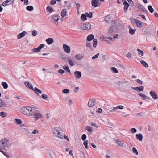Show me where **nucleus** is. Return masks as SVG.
I'll use <instances>...</instances> for the list:
<instances>
[{
  "instance_id": "12",
  "label": "nucleus",
  "mask_w": 158,
  "mask_h": 158,
  "mask_svg": "<svg viewBox=\"0 0 158 158\" xmlns=\"http://www.w3.org/2000/svg\"><path fill=\"white\" fill-rule=\"evenodd\" d=\"M95 100L93 99H90L88 102V105L89 107H92L94 106L95 104Z\"/></svg>"
},
{
  "instance_id": "7",
  "label": "nucleus",
  "mask_w": 158,
  "mask_h": 158,
  "mask_svg": "<svg viewBox=\"0 0 158 158\" xmlns=\"http://www.w3.org/2000/svg\"><path fill=\"white\" fill-rule=\"evenodd\" d=\"M91 5L94 7L99 6L101 4L100 2H99V0H92Z\"/></svg>"
},
{
  "instance_id": "21",
  "label": "nucleus",
  "mask_w": 158,
  "mask_h": 158,
  "mask_svg": "<svg viewBox=\"0 0 158 158\" xmlns=\"http://www.w3.org/2000/svg\"><path fill=\"white\" fill-rule=\"evenodd\" d=\"M128 28L129 29V32L130 34L134 35L136 31V29H132L130 26L128 27Z\"/></svg>"
},
{
  "instance_id": "29",
  "label": "nucleus",
  "mask_w": 158,
  "mask_h": 158,
  "mask_svg": "<svg viewBox=\"0 0 158 158\" xmlns=\"http://www.w3.org/2000/svg\"><path fill=\"white\" fill-rule=\"evenodd\" d=\"M2 85L5 89H7L8 87V85L6 82H2Z\"/></svg>"
},
{
  "instance_id": "11",
  "label": "nucleus",
  "mask_w": 158,
  "mask_h": 158,
  "mask_svg": "<svg viewBox=\"0 0 158 158\" xmlns=\"http://www.w3.org/2000/svg\"><path fill=\"white\" fill-rule=\"evenodd\" d=\"M74 75L76 79H79L81 77L82 74L80 71H76L74 73Z\"/></svg>"
},
{
  "instance_id": "34",
  "label": "nucleus",
  "mask_w": 158,
  "mask_h": 158,
  "mask_svg": "<svg viewBox=\"0 0 158 158\" xmlns=\"http://www.w3.org/2000/svg\"><path fill=\"white\" fill-rule=\"evenodd\" d=\"M26 9L28 11H31L33 10V7L31 6H28L26 7Z\"/></svg>"
},
{
  "instance_id": "40",
  "label": "nucleus",
  "mask_w": 158,
  "mask_h": 158,
  "mask_svg": "<svg viewBox=\"0 0 158 158\" xmlns=\"http://www.w3.org/2000/svg\"><path fill=\"white\" fill-rule=\"evenodd\" d=\"M138 95L139 96L142 98V99L143 100H145L146 99V95H145L140 93H138Z\"/></svg>"
},
{
  "instance_id": "20",
  "label": "nucleus",
  "mask_w": 158,
  "mask_h": 158,
  "mask_svg": "<svg viewBox=\"0 0 158 158\" xmlns=\"http://www.w3.org/2000/svg\"><path fill=\"white\" fill-rule=\"evenodd\" d=\"M5 100H2L0 99V108L4 106H6L7 104Z\"/></svg>"
},
{
  "instance_id": "17",
  "label": "nucleus",
  "mask_w": 158,
  "mask_h": 158,
  "mask_svg": "<svg viewBox=\"0 0 158 158\" xmlns=\"http://www.w3.org/2000/svg\"><path fill=\"white\" fill-rule=\"evenodd\" d=\"M27 34V32L25 31H23V32L19 33L17 36V38L19 39L25 36Z\"/></svg>"
},
{
  "instance_id": "64",
  "label": "nucleus",
  "mask_w": 158,
  "mask_h": 158,
  "mask_svg": "<svg viewBox=\"0 0 158 158\" xmlns=\"http://www.w3.org/2000/svg\"><path fill=\"white\" fill-rule=\"evenodd\" d=\"M139 16L141 17L144 20H146V18L145 16L143 15H139Z\"/></svg>"
},
{
  "instance_id": "56",
  "label": "nucleus",
  "mask_w": 158,
  "mask_h": 158,
  "mask_svg": "<svg viewBox=\"0 0 158 158\" xmlns=\"http://www.w3.org/2000/svg\"><path fill=\"white\" fill-rule=\"evenodd\" d=\"M130 131L132 133H135L136 132V129L135 128H132L130 130Z\"/></svg>"
},
{
  "instance_id": "37",
  "label": "nucleus",
  "mask_w": 158,
  "mask_h": 158,
  "mask_svg": "<svg viewBox=\"0 0 158 158\" xmlns=\"http://www.w3.org/2000/svg\"><path fill=\"white\" fill-rule=\"evenodd\" d=\"M7 114L5 112H1L0 113V116L5 118Z\"/></svg>"
},
{
  "instance_id": "8",
  "label": "nucleus",
  "mask_w": 158,
  "mask_h": 158,
  "mask_svg": "<svg viewBox=\"0 0 158 158\" xmlns=\"http://www.w3.org/2000/svg\"><path fill=\"white\" fill-rule=\"evenodd\" d=\"M45 46L44 44H40L37 48L32 49L31 51L33 52H39L42 48Z\"/></svg>"
},
{
  "instance_id": "16",
  "label": "nucleus",
  "mask_w": 158,
  "mask_h": 158,
  "mask_svg": "<svg viewBox=\"0 0 158 158\" xmlns=\"http://www.w3.org/2000/svg\"><path fill=\"white\" fill-rule=\"evenodd\" d=\"M131 88L134 90L139 91H142L144 89V87L143 86H140L139 87H131Z\"/></svg>"
},
{
  "instance_id": "36",
  "label": "nucleus",
  "mask_w": 158,
  "mask_h": 158,
  "mask_svg": "<svg viewBox=\"0 0 158 158\" xmlns=\"http://www.w3.org/2000/svg\"><path fill=\"white\" fill-rule=\"evenodd\" d=\"M114 31L112 27H110L108 30V35H111Z\"/></svg>"
},
{
  "instance_id": "30",
  "label": "nucleus",
  "mask_w": 158,
  "mask_h": 158,
  "mask_svg": "<svg viewBox=\"0 0 158 158\" xmlns=\"http://www.w3.org/2000/svg\"><path fill=\"white\" fill-rule=\"evenodd\" d=\"M81 20L82 21H84L87 20L86 17V15H85V14H82L81 16Z\"/></svg>"
},
{
  "instance_id": "48",
  "label": "nucleus",
  "mask_w": 158,
  "mask_h": 158,
  "mask_svg": "<svg viewBox=\"0 0 158 158\" xmlns=\"http://www.w3.org/2000/svg\"><path fill=\"white\" fill-rule=\"evenodd\" d=\"M37 34V32L35 30H33L32 32V35L33 36H36Z\"/></svg>"
},
{
  "instance_id": "61",
  "label": "nucleus",
  "mask_w": 158,
  "mask_h": 158,
  "mask_svg": "<svg viewBox=\"0 0 158 158\" xmlns=\"http://www.w3.org/2000/svg\"><path fill=\"white\" fill-rule=\"evenodd\" d=\"M118 109L117 106L116 107H114L112 109L110 110V112H113L116 111Z\"/></svg>"
},
{
  "instance_id": "25",
  "label": "nucleus",
  "mask_w": 158,
  "mask_h": 158,
  "mask_svg": "<svg viewBox=\"0 0 158 158\" xmlns=\"http://www.w3.org/2000/svg\"><path fill=\"white\" fill-rule=\"evenodd\" d=\"M138 8L144 12H147V10L143 6H142L141 5H139L138 7Z\"/></svg>"
},
{
  "instance_id": "24",
  "label": "nucleus",
  "mask_w": 158,
  "mask_h": 158,
  "mask_svg": "<svg viewBox=\"0 0 158 158\" xmlns=\"http://www.w3.org/2000/svg\"><path fill=\"white\" fill-rule=\"evenodd\" d=\"M67 12L66 10L65 9H62L61 13V15L62 17H64L67 16V15L66 14Z\"/></svg>"
},
{
  "instance_id": "10",
  "label": "nucleus",
  "mask_w": 158,
  "mask_h": 158,
  "mask_svg": "<svg viewBox=\"0 0 158 158\" xmlns=\"http://www.w3.org/2000/svg\"><path fill=\"white\" fill-rule=\"evenodd\" d=\"M63 48L64 51L67 53L70 52V47L67 45L64 44L63 45Z\"/></svg>"
},
{
  "instance_id": "5",
  "label": "nucleus",
  "mask_w": 158,
  "mask_h": 158,
  "mask_svg": "<svg viewBox=\"0 0 158 158\" xmlns=\"http://www.w3.org/2000/svg\"><path fill=\"white\" fill-rule=\"evenodd\" d=\"M91 27L90 24L89 23H84L81 26V27L83 30L90 29Z\"/></svg>"
},
{
  "instance_id": "2",
  "label": "nucleus",
  "mask_w": 158,
  "mask_h": 158,
  "mask_svg": "<svg viewBox=\"0 0 158 158\" xmlns=\"http://www.w3.org/2000/svg\"><path fill=\"white\" fill-rule=\"evenodd\" d=\"M0 143L2 146L3 149L5 150V148L9 146V139L6 138H4L0 141Z\"/></svg>"
},
{
  "instance_id": "9",
  "label": "nucleus",
  "mask_w": 158,
  "mask_h": 158,
  "mask_svg": "<svg viewBox=\"0 0 158 158\" xmlns=\"http://www.w3.org/2000/svg\"><path fill=\"white\" fill-rule=\"evenodd\" d=\"M150 94L154 100H157L158 98V95L156 92L153 91L150 92Z\"/></svg>"
},
{
  "instance_id": "22",
  "label": "nucleus",
  "mask_w": 158,
  "mask_h": 158,
  "mask_svg": "<svg viewBox=\"0 0 158 158\" xmlns=\"http://www.w3.org/2000/svg\"><path fill=\"white\" fill-rule=\"evenodd\" d=\"M116 143H118V145L122 147H124L126 146V144L123 143L120 140H116Z\"/></svg>"
},
{
  "instance_id": "6",
  "label": "nucleus",
  "mask_w": 158,
  "mask_h": 158,
  "mask_svg": "<svg viewBox=\"0 0 158 158\" xmlns=\"http://www.w3.org/2000/svg\"><path fill=\"white\" fill-rule=\"evenodd\" d=\"M60 16L57 15L53 16L51 20L52 22L56 24H58V21L59 19Z\"/></svg>"
},
{
  "instance_id": "26",
  "label": "nucleus",
  "mask_w": 158,
  "mask_h": 158,
  "mask_svg": "<svg viewBox=\"0 0 158 158\" xmlns=\"http://www.w3.org/2000/svg\"><path fill=\"white\" fill-rule=\"evenodd\" d=\"M63 68L64 70H66L69 73H71L69 69L68 65L66 64L64 65L63 67Z\"/></svg>"
},
{
  "instance_id": "47",
  "label": "nucleus",
  "mask_w": 158,
  "mask_h": 158,
  "mask_svg": "<svg viewBox=\"0 0 158 158\" xmlns=\"http://www.w3.org/2000/svg\"><path fill=\"white\" fill-rule=\"evenodd\" d=\"M132 151L136 155H137L138 154V152L135 147H133L132 148Z\"/></svg>"
},
{
  "instance_id": "51",
  "label": "nucleus",
  "mask_w": 158,
  "mask_h": 158,
  "mask_svg": "<svg viewBox=\"0 0 158 158\" xmlns=\"http://www.w3.org/2000/svg\"><path fill=\"white\" fill-rule=\"evenodd\" d=\"M86 139V135L85 134H83L81 136V139L83 141H85Z\"/></svg>"
},
{
  "instance_id": "31",
  "label": "nucleus",
  "mask_w": 158,
  "mask_h": 158,
  "mask_svg": "<svg viewBox=\"0 0 158 158\" xmlns=\"http://www.w3.org/2000/svg\"><path fill=\"white\" fill-rule=\"evenodd\" d=\"M140 62L144 67L146 68L148 67V64L146 62L143 60H141L140 61Z\"/></svg>"
},
{
  "instance_id": "43",
  "label": "nucleus",
  "mask_w": 158,
  "mask_h": 158,
  "mask_svg": "<svg viewBox=\"0 0 158 158\" xmlns=\"http://www.w3.org/2000/svg\"><path fill=\"white\" fill-rule=\"evenodd\" d=\"M111 70L112 72L115 73H117L118 72L117 69L114 67H112L111 68Z\"/></svg>"
},
{
  "instance_id": "46",
  "label": "nucleus",
  "mask_w": 158,
  "mask_h": 158,
  "mask_svg": "<svg viewBox=\"0 0 158 158\" xmlns=\"http://www.w3.org/2000/svg\"><path fill=\"white\" fill-rule=\"evenodd\" d=\"M110 16H105L104 19L105 21L108 23H109L110 21Z\"/></svg>"
},
{
  "instance_id": "60",
  "label": "nucleus",
  "mask_w": 158,
  "mask_h": 158,
  "mask_svg": "<svg viewBox=\"0 0 158 158\" xmlns=\"http://www.w3.org/2000/svg\"><path fill=\"white\" fill-rule=\"evenodd\" d=\"M143 114L141 113H138L136 114V116L138 118H140L143 116Z\"/></svg>"
},
{
  "instance_id": "62",
  "label": "nucleus",
  "mask_w": 158,
  "mask_h": 158,
  "mask_svg": "<svg viewBox=\"0 0 158 158\" xmlns=\"http://www.w3.org/2000/svg\"><path fill=\"white\" fill-rule=\"evenodd\" d=\"M39 133V131L36 129H34L32 132V133L34 134H35L36 133Z\"/></svg>"
},
{
  "instance_id": "19",
  "label": "nucleus",
  "mask_w": 158,
  "mask_h": 158,
  "mask_svg": "<svg viewBox=\"0 0 158 158\" xmlns=\"http://www.w3.org/2000/svg\"><path fill=\"white\" fill-rule=\"evenodd\" d=\"M46 42L48 45H50L54 42V40L52 38H49L46 40Z\"/></svg>"
},
{
  "instance_id": "33",
  "label": "nucleus",
  "mask_w": 158,
  "mask_h": 158,
  "mask_svg": "<svg viewBox=\"0 0 158 158\" xmlns=\"http://www.w3.org/2000/svg\"><path fill=\"white\" fill-rule=\"evenodd\" d=\"M85 129L88 131L89 132L91 133L93 132L92 128L90 127L86 126L85 127Z\"/></svg>"
},
{
  "instance_id": "23",
  "label": "nucleus",
  "mask_w": 158,
  "mask_h": 158,
  "mask_svg": "<svg viewBox=\"0 0 158 158\" xmlns=\"http://www.w3.org/2000/svg\"><path fill=\"white\" fill-rule=\"evenodd\" d=\"M136 139L137 140L141 141L143 139V135L141 134H136Z\"/></svg>"
},
{
  "instance_id": "57",
  "label": "nucleus",
  "mask_w": 158,
  "mask_h": 158,
  "mask_svg": "<svg viewBox=\"0 0 158 158\" xmlns=\"http://www.w3.org/2000/svg\"><path fill=\"white\" fill-rule=\"evenodd\" d=\"M56 1L54 0H52L50 1V4L51 5H53L56 3Z\"/></svg>"
},
{
  "instance_id": "41",
  "label": "nucleus",
  "mask_w": 158,
  "mask_h": 158,
  "mask_svg": "<svg viewBox=\"0 0 158 158\" xmlns=\"http://www.w3.org/2000/svg\"><path fill=\"white\" fill-rule=\"evenodd\" d=\"M15 122L17 123V124H18L20 125L22 123V121L21 119H15Z\"/></svg>"
},
{
  "instance_id": "3",
  "label": "nucleus",
  "mask_w": 158,
  "mask_h": 158,
  "mask_svg": "<svg viewBox=\"0 0 158 158\" xmlns=\"http://www.w3.org/2000/svg\"><path fill=\"white\" fill-rule=\"evenodd\" d=\"M20 110L23 114L27 116H30L32 115V113H30L28 111V109L27 108H26V106L21 108Z\"/></svg>"
},
{
  "instance_id": "45",
  "label": "nucleus",
  "mask_w": 158,
  "mask_h": 158,
  "mask_svg": "<svg viewBox=\"0 0 158 158\" xmlns=\"http://www.w3.org/2000/svg\"><path fill=\"white\" fill-rule=\"evenodd\" d=\"M137 51L138 52V54L139 55H141V56H143V52L141 50H140V49L138 48L137 49Z\"/></svg>"
},
{
  "instance_id": "27",
  "label": "nucleus",
  "mask_w": 158,
  "mask_h": 158,
  "mask_svg": "<svg viewBox=\"0 0 158 158\" xmlns=\"http://www.w3.org/2000/svg\"><path fill=\"white\" fill-rule=\"evenodd\" d=\"M33 90L35 91L36 93H39L40 94H41L42 93V91L40 90L38 88L36 87H35L33 89Z\"/></svg>"
},
{
  "instance_id": "42",
  "label": "nucleus",
  "mask_w": 158,
  "mask_h": 158,
  "mask_svg": "<svg viewBox=\"0 0 158 158\" xmlns=\"http://www.w3.org/2000/svg\"><path fill=\"white\" fill-rule=\"evenodd\" d=\"M75 57L78 60H81V59L83 58V57L80 54H77L75 55Z\"/></svg>"
},
{
  "instance_id": "49",
  "label": "nucleus",
  "mask_w": 158,
  "mask_h": 158,
  "mask_svg": "<svg viewBox=\"0 0 158 158\" xmlns=\"http://www.w3.org/2000/svg\"><path fill=\"white\" fill-rule=\"evenodd\" d=\"M86 47H89L90 48L91 50H92V47L91 46V43H86Z\"/></svg>"
},
{
  "instance_id": "15",
  "label": "nucleus",
  "mask_w": 158,
  "mask_h": 158,
  "mask_svg": "<svg viewBox=\"0 0 158 158\" xmlns=\"http://www.w3.org/2000/svg\"><path fill=\"white\" fill-rule=\"evenodd\" d=\"M25 85L28 88L33 90V88L31 84L28 81H25L24 82Z\"/></svg>"
},
{
  "instance_id": "13",
  "label": "nucleus",
  "mask_w": 158,
  "mask_h": 158,
  "mask_svg": "<svg viewBox=\"0 0 158 158\" xmlns=\"http://www.w3.org/2000/svg\"><path fill=\"white\" fill-rule=\"evenodd\" d=\"M123 4L125 6L123 8L124 10V12L125 13H127V10L129 7V4L126 1H124Z\"/></svg>"
},
{
  "instance_id": "38",
  "label": "nucleus",
  "mask_w": 158,
  "mask_h": 158,
  "mask_svg": "<svg viewBox=\"0 0 158 158\" xmlns=\"http://www.w3.org/2000/svg\"><path fill=\"white\" fill-rule=\"evenodd\" d=\"M88 141L87 140L84 141L83 142V144L85 146V148L87 149L89 148V147L88 145Z\"/></svg>"
},
{
  "instance_id": "59",
  "label": "nucleus",
  "mask_w": 158,
  "mask_h": 158,
  "mask_svg": "<svg viewBox=\"0 0 158 158\" xmlns=\"http://www.w3.org/2000/svg\"><path fill=\"white\" fill-rule=\"evenodd\" d=\"M135 81L139 84L142 85L143 84V82L142 81L140 80V79H137L135 80Z\"/></svg>"
},
{
  "instance_id": "4",
  "label": "nucleus",
  "mask_w": 158,
  "mask_h": 158,
  "mask_svg": "<svg viewBox=\"0 0 158 158\" xmlns=\"http://www.w3.org/2000/svg\"><path fill=\"white\" fill-rule=\"evenodd\" d=\"M53 131L54 136L58 137L60 139L63 138V136L62 135H61L60 132L56 128H54L53 129Z\"/></svg>"
},
{
  "instance_id": "54",
  "label": "nucleus",
  "mask_w": 158,
  "mask_h": 158,
  "mask_svg": "<svg viewBox=\"0 0 158 158\" xmlns=\"http://www.w3.org/2000/svg\"><path fill=\"white\" fill-rule=\"evenodd\" d=\"M68 60L69 64L70 66H73L74 65L72 61L70 59H69Z\"/></svg>"
},
{
  "instance_id": "44",
  "label": "nucleus",
  "mask_w": 158,
  "mask_h": 158,
  "mask_svg": "<svg viewBox=\"0 0 158 158\" xmlns=\"http://www.w3.org/2000/svg\"><path fill=\"white\" fill-rule=\"evenodd\" d=\"M26 108H27L28 109V111L30 113H32V114H33L32 108H34V107H31L29 106H26Z\"/></svg>"
},
{
  "instance_id": "39",
  "label": "nucleus",
  "mask_w": 158,
  "mask_h": 158,
  "mask_svg": "<svg viewBox=\"0 0 158 158\" xmlns=\"http://www.w3.org/2000/svg\"><path fill=\"white\" fill-rule=\"evenodd\" d=\"M148 9L151 13H152L154 12V9L151 5H149L148 6Z\"/></svg>"
},
{
  "instance_id": "58",
  "label": "nucleus",
  "mask_w": 158,
  "mask_h": 158,
  "mask_svg": "<svg viewBox=\"0 0 158 158\" xmlns=\"http://www.w3.org/2000/svg\"><path fill=\"white\" fill-rule=\"evenodd\" d=\"M69 91V89H64L62 90V92L64 93H68Z\"/></svg>"
},
{
  "instance_id": "14",
  "label": "nucleus",
  "mask_w": 158,
  "mask_h": 158,
  "mask_svg": "<svg viewBox=\"0 0 158 158\" xmlns=\"http://www.w3.org/2000/svg\"><path fill=\"white\" fill-rule=\"evenodd\" d=\"M134 21L136 24L137 27H140L142 26V23L140 21L136 19H134Z\"/></svg>"
},
{
  "instance_id": "18",
  "label": "nucleus",
  "mask_w": 158,
  "mask_h": 158,
  "mask_svg": "<svg viewBox=\"0 0 158 158\" xmlns=\"http://www.w3.org/2000/svg\"><path fill=\"white\" fill-rule=\"evenodd\" d=\"M33 116L35 118L37 119H39L42 117V115L39 113H35L33 114Z\"/></svg>"
},
{
  "instance_id": "50",
  "label": "nucleus",
  "mask_w": 158,
  "mask_h": 158,
  "mask_svg": "<svg viewBox=\"0 0 158 158\" xmlns=\"http://www.w3.org/2000/svg\"><path fill=\"white\" fill-rule=\"evenodd\" d=\"M0 152L7 158H9V155L4 151H3L2 149L1 151H0Z\"/></svg>"
},
{
  "instance_id": "63",
  "label": "nucleus",
  "mask_w": 158,
  "mask_h": 158,
  "mask_svg": "<svg viewBox=\"0 0 158 158\" xmlns=\"http://www.w3.org/2000/svg\"><path fill=\"white\" fill-rule=\"evenodd\" d=\"M58 72L59 73L62 74L64 72V71L63 69H59L58 70Z\"/></svg>"
},
{
  "instance_id": "53",
  "label": "nucleus",
  "mask_w": 158,
  "mask_h": 158,
  "mask_svg": "<svg viewBox=\"0 0 158 158\" xmlns=\"http://www.w3.org/2000/svg\"><path fill=\"white\" fill-rule=\"evenodd\" d=\"M99 53H98L93 56L92 58V59L94 60L97 58H98V57L99 56Z\"/></svg>"
},
{
  "instance_id": "32",
  "label": "nucleus",
  "mask_w": 158,
  "mask_h": 158,
  "mask_svg": "<svg viewBox=\"0 0 158 158\" xmlns=\"http://www.w3.org/2000/svg\"><path fill=\"white\" fill-rule=\"evenodd\" d=\"M47 10L50 12V13L54 11V10H53V8L50 6H47L46 8Z\"/></svg>"
},
{
  "instance_id": "55",
  "label": "nucleus",
  "mask_w": 158,
  "mask_h": 158,
  "mask_svg": "<svg viewBox=\"0 0 158 158\" xmlns=\"http://www.w3.org/2000/svg\"><path fill=\"white\" fill-rule=\"evenodd\" d=\"M41 96L42 98L44 99H46L48 98V95L44 94H42Z\"/></svg>"
},
{
  "instance_id": "1",
  "label": "nucleus",
  "mask_w": 158,
  "mask_h": 158,
  "mask_svg": "<svg viewBox=\"0 0 158 158\" xmlns=\"http://www.w3.org/2000/svg\"><path fill=\"white\" fill-rule=\"evenodd\" d=\"M94 35L92 34L89 35L87 38V40L89 41H91L93 40V46L94 48H96L97 44V40L96 39H94Z\"/></svg>"
},
{
  "instance_id": "52",
  "label": "nucleus",
  "mask_w": 158,
  "mask_h": 158,
  "mask_svg": "<svg viewBox=\"0 0 158 158\" xmlns=\"http://www.w3.org/2000/svg\"><path fill=\"white\" fill-rule=\"evenodd\" d=\"M71 6L70 3L67 4L65 6V8L66 9L70 10L71 8Z\"/></svg>"
},
{
  "instance_id": "35",
  "label": "nucleus",
  "mask_w": 158,
  "mask_h": 158,
  "mask_svg": "<svg viewBox=\"0 0 158 158\" xmlns=\"http://www.w3.org/2000/svg\"><path fill=\"white\" fill-rule=\"evenodd\" d=\"M85 14L86 17H89L90 18H91L92 17L93 14L92 12H90L89 13H85Z\"/></svg>"
},
{
  "instance_id": "28",
  "label": "nucleus",
  "mask_w": 158,
  "mask_h": 158,
  "mask_svg": "<svg viewBox=\"0 0 158 158\" xmlns=\"http://www.w3.org/2000/svg\"><path fill=\"white\" fill-rule=\"evenodd\" d=\"M33 90L35 91L36 93H39L40 94H41L42 93V91L40 90L38 88L36 87H35L33 89Z\"/></svg>"
}]
</instances>
